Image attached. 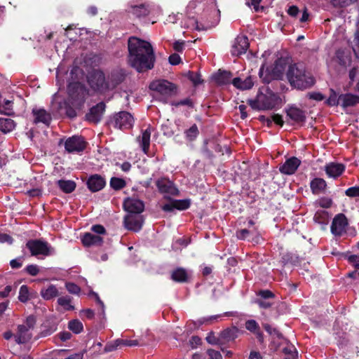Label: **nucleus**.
Listing matches in <instances>:
<instances>
[{
	"label": "nucleus",
	"mask_w": 359,
	"mask_h": 359,
	"mask_svg": "<svg viewBox=\"0 0 359 359\" xmlns=\"http://www.w3.org/2000/svg\"><path fill=\"white\" fill-rule=\"evenodd\" d=\"M128 63L137 72L152 69L156 56L151 44L145 40L131 36L128 40Z\"/></svg>",
	"instance_id": "nucleus-1"
},
{
	"label": "nucleus",
	"mask_w": 359,
	"mask_h": 359,
	"mask_svg": "<svg viewBox=\"0 0 359 359\" xmlns=\"http://www.w3.org/2000/svg\"><path fill=\"white\" fill-rule=\"evenodd\" d=\"M67 97L60 104V109H64L66 116L71 118L77 116V111H81L84 106L88 90L86 86L79 82H70L67 88Z\"/></svg>",
	"instance_id": "nucleus-2"
},
{
	"label": "nucleus",
	"mask_w": 359,
	"mask_h": 359,
	"mask_svg": "<svg viewBox=\"0 0 359 359\" xmlns=\"http://www.w3.org/2000/svg\"><path fill=\"white\" fill-rule=\"evenodd\" d=\"M286 76L290 86L298 90L309 88L316 82L314 77L306 72L304 65L302 63L290 65Z\"/></svg>",
	"instance_id": "nucleus-3"
},
{
	"label": "nucleus",
	"mask_w": 359,
	"mask_h": 359,
	"mask_svg": "<svg viewBox=\"0 0 359 359\" xmlns=\"http://www.w3.org/2000/svg\"><path fill=\"white\" fill-rule=\"evenodd\" d=\"M247 102L255 110H271L280 107L282 100L278 93L268 89L266 94L259 93L256 98L249 99Z\"/></svg>",
	"instance_id": "nucleus-4"
},
{
	"label": "nucleus",
	"mask_w": 359,
	"mask_h": 359,
	"mask_svg": "<svg viewBox=\"0 0 359 359\" xmlns=\"http://www.w3.org/2000/svg\"><path fill=\"white\" fill-rule=\"evenodd\" d=\"M87 82L94 92L104 94L109 91L107 76L101 69H94L88 72Z\"/></svg>",
	"instance_id": "nucleus-5"
},
{
	"label": "nucleus",
	"mask_w": 359,
	"mask_h": 359,
	"mask_svg": "<svg viewBox=\"0 0 359 359\" xmlns=\"http://www.w3.org/2000/svg\"><path fill=\"white\" fill-rule=\"evenodd\" d=\"M149 89L162 95L171 97L177 95L179 87L177 84L168 80L158 79L149 84Z\"/></svg>",
	"instance_id": "nucleus-6"
},
{
	"label": "nucleus",
	"mask_w": 359,
	"mask_h": 359,
	"mask_svg": "<svg viewBox=\"0 0 359 359\" xmlns=\"http://www.w3.org/2000/svg\"><path fill=\"white\" fill-rule=\"evenodd\" d=\"M128 77L126 69L121 67L112 69L107 75V81L109 91L115 90L118 86L124 83Z\"/></svg>",
	"instance_id": "nucleus-7"
},
{
	"label": "nucleus",
	"mask_w": 359,
	"mask_h": 359,
	"mask_svg": "<svg viewBox=\"0 0 359 359\" xmlns=\"http://www.w3.org/2000/svg\"><path fill=\"white\" fill-rule=\"evenodd\" d=\"M286 114V122L291 125H299L302 126L306 120V111L297 107L296 106H288L284 109Z\"/></svg>",
	"instance_id": "nucleus-8"
},
{
	"label": "nucleus",
	"mask_w": 359,
	"mask_h": 359,
	"mask_svg": "<svg viewBox=\"0 0 359 359\" xmlns=\"http://www.w3.org/2000/svg\"><path fill=\"white\" fill-rule=\"evenodd\" d=\"M26 247L29 250L32 256L50 255L51 248L48 243L41 239H30L26 243Z\"/></svg>",
	"instance_id": "nucleus-9"
},
{
	"label": "nucleus",
	"mask_w": 359,
	"mask_h": 359,
	"mask_svg": "<svg viewBox=\"0 0 359 359\" xmlns=\"http://www.w3.org/2000/svg\"><path fill=\"white\" fill-rule=\"evenodd\" d=\"M133 121V117L129 112L122 111L114 115L109 121V124L116 128L124 130L130 128Z\"/></svg>",
	"instance_id": "nucleus-10"
},
{
	"label": "nucleus",
	"mask_w": 359,
	"mask_h": 359,
	"mask_svg": "<svg viewBox=\"0 0 359 359\" xmlns=\"http://www.w3.org/2000/svg\"><path fill=\"white\" fill-rule=\"evenodd\" d=\"M87 144L81 135H73L65 140L64 145L68 153H80L85 150Z\"/></svg>",
	"instance_id": "nucleus-11"
},
{
	"label": "nucleus",
	"mask_w": 359,
	"mask_h": 359,
	"mask_svg": "<svg viewBox=\"0 0 359 359\" xmlns=\"http://www.w3.org/2000/svg\"><path fill=\"white\" fill-rule=\"evenodd\" d=\"M337 344L339 348L340 355L345 359H351V354L355 353L358 348L350 342L346 333H343L341 336L339 337Z\"/></svg>",
	"instance_id": "nucleus-12"
},
{
	"label": "nucleus",
	"mask_w": 359,
	"mask_h": 359,
	"mask_svg": "<svg viewBox=\"0 0 359 359\" xmlns=\"http://www.w3.org/2000/svg\"><path fill=\"white\" fill-rule=\"evenodd\" d=\"M164 198L170 201V203H165L161 206V209L164 212H172L175 209L185 210L190 208L191 203L189 198L177 200L172 199L168 196H165Z\"/></svg>",
	"instance_id": "nucleus-13"
},
{
	"label": "nucleus",
	"mask_w": 359,
	"mask_h": 359,
	"mask_svg": "<svg viewBox=\"0 0 359 359\" xmlns=\"http://www.w3.org/2000/svg\"><path fill=\"white\" fill-rule=\"evenodd\" d=\"M144 222V218L141 214H128L123 220L125 227L135 232L142 229Z\"/></svg>",
	"instance_id": "nucleus-14"
},
{
	"label": "nucleus",
	"mask_w": 359,
	"mask_h": 359,
	"mask_svg": "<svg viewBox=\"0 0 359 359\" xmlns=\"http://www.w3.org/2000/svg\"><path fill=\"white\" fill-rule=\"evenodd\" d=\"M156 185L161 194H168L174 196H179L180 194V191L175 184L168 178L161 177L157 180Z\"/></svg>",
	"instance_id": "nucleus-15"
},
{
	"label": "nucleus",
	"mask_w": 359,
	"mask_h": 359,
	"mask_svg": "<svg viewBox=\"0 0 359 359\" xmlns=\"http://www.w3.org/2000/svg\"><path fill=\"white\" fill-rule=\"evenodd\" d=\"M123 207L128 214H141L144 210V203L140 199L128 197L124 200Z\"/></svg>",
	"instance_id": "nucleus-16"
},
{
	"label": "nucleus",
	"mask_w": 359,
	"mask_h": 359,
	"mask_svg": "<svg viewBox=\"0 0 359 359\" xmlns=\"http://www.w3.org/2000/svg\"><path fill=\"white\" fill-rule=\"evenodd\" d=\"M105 109L106 104L104 102L97 103L96 105L92 107L86 114V119L90 123H99L105 111Z\"/></svg>",
	"instance_id": "nucleus-17"
},
{
	"label": "nucleus",
	"mask_w": 359,
	"mask_h": 359,
	"mask_svg": "<svg viewBox=\"0 0 359 359\" xmlns=\"http://www.w3.org/2000/svg\"><path fill=\"white\" fill-rule=\"evenodd\" d=\"M250 43L248 39L246 36H238L233 42L231 47V53L233 56L238 57L241 55L245 53L249 48Z\"/></svg>",
	"instance_id": "nucleus-18"
},
{
	"label": "nucleus",
	"mask_w": 359,
	"mask_h": 359,
	"mask_svg": "<svg viewBox=\"0 0 359 359\" xmlns=\"http://www.w3.org/2000/svg\"><path fill=\"white\" fill-rule=\"evenodd\" d=\"M347 225V218L344 214L339 213L333 219L331 225V232L335 236H341L346 232Z\"/></svg>",
	"instance_id": "nucleus-19"
},
{
	"label": "nucleus",
	"mask_w": 359,
	"mask_h": 359,
	"mask_svg": "<svg viewBox=\"0 0 359 359\" xmlns=\"http://www.w3.org/2000/svg\"><path fill=\"white\" fill-rule=\"evenodd\" d=\"M243 333V331L236 326H231L223 330L220 332L221 339L223 342V345L234 342L236 339Z\"/></svg>",
	"instance_id": "nucleus-20"
},
{
	"label": "nucleus",
	"mask_w": 359,
	"mask_h": 359,
	"mask_svg": "<svg viewBox=\"0 0 359 359\" xmlns=\"http://www.w3.org/2000/svg\"><path fill=\"white\" fill-rule=\"evenodd\" d=\"M300 165L301 161L298 158L292 156L287 158L285 162L279 167V171L282 174L291 175L295 173Z\"/></svg>",
	"instance_id": "nucleus-21"
},
{
	"label": "nucleus",
	"mask_w": 359,
	"mask_h": 359,
	"mask_svg": "<svg viewBox=\"0 0 359 359\" xmlns=\"http://www.w3.org/2000/svg\"><path fill=\"white\" fill-rule=\"evenodd\" d=\"M88 189L93 193L102 190L106 185L105 179L98 174L90 175L86 182Z\"/></svg>",
	"instance_id": "nucleus-22"
},
{
	"label": "nucleus",
	"mask_w": 359,
	"mask_h": 359,
	"mask_svg": "<svg viewBox=\"0 0 359 359\" xmlns=\"http://www.w3.org/2000/svg\"><path fill=\"white\" fill-rule=\"evenodd\" d=\"M139 341L136 339H117L113 342L108 343L104 347L105 352H111L116 350L121 346H139Z\"/></svg>",
	"instance_id": "nucleus-23"
},
{
	"label": "nucleus",
	"mask_w": 359,
	"mask_h": 359,
	"mask_svg": "<svg viewBox=\"0 0 359 359\" xmlns=\"http://www.w3.org/2000/svg\"><path fill=\"white\" fill-rule=\"evenodd\" d=\"M32 113L34 116V123L38 124L41 123L49 126L52 121V117L50 114L47 112L46 109L34 108Z\"/></svg>",
	"instance_id": "nucleus-24"
},
{
	"label": "nucleus",
	"mask_w": 359,
	"mask_h": 359,
	"mask_svg": "<svg viewBox=\"0 0 359 359\" xmlns=\"http://www.w3.org/2000/svg\"><path fill=\"white\" fill-rule=\"evenodd\" d=\"M325 171L329 177L337 178L345 171V165L342 163H330L325 165Z\"/></svg>",
	"instance_id": "nucleus-25"
},
{
	"label": "nucleus",
	"mask_w": 359,
	"mask_h": 359,
	"mask_svg": "<svg viewBox=\"0 0 359 359\" xmlns=\"http://www.w3.org/2000/svg\"><path fill=\"white\" fill-rule=\"evenodd\" d=\"M326 181L320 177H315L310 182L311 192L314 195H319L325 192L327 189Z\"/></svg>",
	"instance_id": "nucleus-26"
},
{
	"label": "nucleus",
	"mask_w": 359,
	"mask_h": 359,
	"mask_svg": "<svg viewBox=\"0 0 359 359\" xmlns=\"http://www.w3.org/2000/svg\"><path fill=\"white\" fill-rule=\"evenodd\" d=\"M81 242L86 247L92 245L101 246L103 243V238L99 235L87 232L83 235Z\"/></svg>",
	"instance_id": "nucleus-27"
},
{
	"label": "nucleus",
	"mask_w": 359,
	"mask_h": 359,
	"mask_svg": "<svg viewBox=\"0 0 359 359\" xmlns=\"http://www.w3.org/2000/svg\"><path fill=\"white\" fill-rule=\"evenodd\" d=\"M289 65V59L287 57L278 58L274 63L273 74L276 79H280Z\"/></svg>",
	"instance_id": "nucleus-28"
},
{
	"label": "nucleus",
	"mask_w": 359,
	"mask_h": 359,
	"mask_svg": "<svg viewBox=\"0 0 359 359\" xmlns=\"http://www.w3.org/2000/svg\"><path fill=\"white\" fill-rule=\"evenodd\" d=\"M29 331V329L26 325H18V332L15 336V342L18 344L27 343L31 339V334Z\"/></svg>",
	"instance_id": "nucleus-29"
},
{
	"label": "nucleus",
	"mask_w": 359,
	"mask_h": 359,
	"mask_svg": "<svg viewBox=\"0 0 359 359\" xmlns=\"http://www.w3.org/2000/svg\"><path fill=\"white\" fill-rule=\"evenodd\" d=\"M130 13H131L133 15H135L137 18H142L147 16L150 10L149 8V5L146 4H141L140 5H130Z\"/></svg>",
	"instance_id": "nucleus-30"
},
{
	"label": "nucleus",
	"mask_w": 359,
	"mask_h": 359,
	"mask_svg": "<svg viewBox=\"0 0 359 359\" xmlns=\"http://www.w3.org/2000/svg\"><path fill=\"white\" fill-rule=\"evenodd\" d=\"M233 74L229 71H221L219 70L217 74L212 76L213 80L218 85H226L230 83Z\"/></svg>",
	"instance_id": "nucleus-31"
},
{
	"label": "nucleus",
	"mask_w": 359,
	"mask_h": 359,
	"mask_svg": "<svg viewBox=\"0 0 359 359\" xmlns=\"http://www.w3.org/2000/svg\"><path fill=\"white\" fill-rule=\"evenodd\" d=\"M339 100H341L340 105L344 108L353 107L359 103V96L352 94H341L339 95Z\"/></svg>",
	"instance_id": "nucleus-32"
},
{
	"label": "nucleus",
	"mask_w": 359,
	"mask_h": 359,
	"mask_svg": "<svg viewBox=\"0 0 359 359\" xmlns=\"http://www.w3.org/2000/svg\"><path fill=\"white\" fill-rule=\"evenodd\" d=\"M280 262L283 266H296L300 263V259L296 254L286 252L282 255Z\"/></svg>",
	"instance_id": "nucleus-33"
},
{
	"label": "nucleus",
	"mask_w": 359,
	"mask_h": 359,
	"mask_svg": "<svg viewBox=\"0 0 359 359\" xmlns=\"http://www.w3.org/2000/svg\"><path fill=\"white\" fill-rule=\"evenodd\" d=\"M171 279L177 283H187L188 282L189 277L187 271L183 268L179 267L172 271Z\"/></svg>",
	"instance_id": "nucleus-34"
},
{
	"label": "nucleus",
	"mask_w": 359,
	"mask_h": 359,
	"mask_svg": "<svg viewBox=\"0 0 359 359\" xmlns=\"http://www.w3.org/2000/svg\"><path fill=\"white\" fill-rule=\"evenodd\" d=\"M151 130L149 128L144 130L140 138V146L142 151L145 154H148L150 147Z\"/></svg>",
	"instance_id": "nucleus-35"
},
{
	"label": "nucleus",
	"mask_w": 359,
	"mask_h": 359,
	"mask_svg": "<svg viewBox=\"0 0 359 359\" xmlns=\"http://www.w3.org/2000/svg\"><path fill=\"white\" fill-rule=\"evenodd\" d=\"M330 219V215L328 212L324 210H318L313 217L314 222L322 225L323 227L328 224Z\"/></svg>",
	"instance_id": "nucleus-36"
},
{
	"label": "nucleus",
	"mask_w": 359,
	"mask_h": 359,
	"mask_svg": "<svg viewBox=\"0 0 359 359\" xmlns=\"http://www.w3.org/2000/svg\"><path fill=\"white\" fill-rule=\"evenodd\" d=\"M41 296L45 300H50L59 295V292L54 285H49L47 288L41 289Z\"/></svg>",
	"instance_id": "nucleus-37"
},
{
	"label": "nucleus",
	"mask_w": 359,
	"mask_h": 359,
	"mask_svg": "<svg viewBox=\"0 0 359 359\" xmlns=\"http://www.w3.org/2000/svg\"><path fill=\"white\" fill-rule=\"evenodd\" d=\"M59 188L65 194L72 193L76 187V182L72 180H59L57 182Z\"/></svg>",
	"instance_id": "nucleus-38"
},
{
	"label": "nucleus",
	"mask_w": 359,
	"mask_h": 359,
	"mask_svg": "<svg viewBox=\"0 0 359 359\" xmlns=\"http://www.w3.org/2000/svg\"><path fill=\"white\" fill-rule=\"evenodd\" d=\"M15 127V121L11 118H0V130L4 133L12 131Z\"/></svg>",
	"instance_id": "nucleus-39"
},
{
	"label": "nucleus",
	"mask_w": 359,
	"mask_h": 359,
	"mask_svg": "<svg viewBox=\"0 0 359 359\" xmlns=\"http://www.w3.org/2000/svg\"><path fill=\"white\" fill-rule=\"evenodd\" d=\"M184 135L188 141L192 142L195 140L199 135L197 125L196 123L193 124L189 129L184 131Z\"/></svg>",
	"instance_id": "nucleus-40"
},
{
	"label": "nucleus",
	"mask_w": 359,
	"mask_h": 359,
	"mask_svg": "<svg viewBox=\"0 0 359 359\" xmlns=\"http://www.w3.org/2000/svg\"><path fill=\"white\" fill-rule=\"evenodd\" d=\"M205 340L211 345L223 346L220 333L217 336L214 332H210L208 334Z\"/></svg>",
	"instance_id": "nucleus-41"
},
{
	"label": "nucleus",
	"mask_w": 359,
	"mask_h": 359,
	"mask_svg": "<svg viewBox=\"0 0 359 359\" xmlns=\"http://www.w3.org/2000/svg\"><path fill=\"white\" fill-rule=\"evenodd\" d=\"M109 184L110 187L116 191L121 190L126 186V182L123 179L116 177L111 178Z\"/></svg>",
	"instance_id": "nucleus-42"
},
{
	"label": "nucleus",
	"mask_w": 359,
	"mask_h": 359,
	"mask_svg": "<svg viewBox=\"0 0 359 359\" xmlns=\"http://www.w3.org/2000/svg\"><path fill=\"white\" fill-rule=\"evenodd\" d=\"M68 328L74 333L79 334L83 331V326L79 320L75 319L69 322Z\"/></svg>",
	"instance_id": "nucleus-43"
},
{
	"label": "nucleus",
	"mask_w": 359,
	"mask_h": 359,
	"mask_svg": "<svg viewBox=\"0 0 359 359\" xmlns=\"http://www.w3.org/2000/svg\"><path fill=\"white\" fill-rule=\"evenodd\" d=\"M170 104L175 107H179L180 106H187L188 107L191 109L194 107V102L189 97H187L179 101H172L170 102Z\"/></svg>",
	"instance_id": "nucleus-44"
},
{
	"label": "nucleus",
	"mask_w": 359,
	"mask_h": 359,
	"mask_svg": "<svg viewBox=\"0 0 359 359\" xmlns=\"http://www.w3.org/2000/svg\"><path fill=\"white\" fill-rule=\"evenodd\" d=\"M72 298L69 297H61L57 299V303L60 306H63L67 311H72L74 307L71 305Z\"/></svg>",
	"instance_id": "nucleus-45"
},
{
	"label": "nucleus",
	"mask_w": 359,
	"mask_h": 359,
	"mask_svg": "<svg viewBox=\"0 0 359 359\" xmlns=\"http://www.w3.org/2000/svg\"><path fill=\"white\" fill-rule=\"evenodd\" d=\"M326 103L329 106H337L341 104L339 96L337 97V94L333 89H330V95L328 99L326 100Z\"/></svg>",
	"instance_id": "nucleus-46"
},
{
	"label": "nucleus",
	"mask_w": 359,
	"mask_h": 359,
	"mask_svg": "<svg viewBox=\"0 0 359 359\" xmlns=\"http://www.w3.org/2000/svg\"><path fill=\"white\" fill-rule=\"evenodd\" d=\"M29 288L27 285H23L20 287L19 291L18 299L21 302L25 303L29 299Z\"/></svg>",
	"instance_id": "nucleus-47"
},
{
	"label": "nucleus",
	"mask_w": 359,
	"mask_h": 359,
	"mask_svg": "<svg viewBox=\"0 0 359 359\" xmlns=\"http://www.w3.org/2000/svg\"><path fill=\"white\" fill-rule=\"evenodd\" d=\"M357 0H332L331 3L335 8H345L353 4Z\"/></svg>",
	"instance_id": "nucleus-48"
},
{
	"label": "nucleus",
	"mask_w": 359,
	"mask_h": 359,
	"mask_svg": "<svg viewBox=\"0 0 359 359\" xmlns=\"http://www.w3.org/2000/svg\"><path fill=\"white\" fill-rule=\"evenodd\" d=\"M188 79L193 83L194 86L203 83V80L201 78V74L194 72H189L187 74Z\"/></svg>",
	"instance_id": "nucleus-49"
},
{
	"label": "nucleus",
	"mask_w": 359,
	"mask_h": 359,
	"mask_svg": "<svg viewBox=\"0 0 359 359\" xmlns=\"http://www.w3.org/2000/svg\"><path fill=\"white\" fill-rule=\"evenodd\" d=\"M65 287L69 293L73 294H79L81 292L80 287L74 283H66Z\"/></svg>",
	"instance_id": "nucleus-50"
},
{
	"label": "nucleus",
	"mask_w": 359,
	"mask_h": 359,
	"mask_svg": "<svg viewBox=\"0 0 359 359\" xmlns=\"http://www.w3.org/2000/svg\"><path fill=\"white\" fill-rule=\"evenodd\" d=\"M245 328L251 332L255 333L259 330V324L255 320H248L245 322Z\"/></svg>",
	"instance_id": "nucleus-51"
},
{
	"label": "nucleus",
	"mask_w": 359,
	"mask_h": 359,
	"mask_svg": "<svg viewBox=\"0 0 359 359\" xmlns=\"http://www.w3.org/2000/svg\"><path fill=\"white\" fill-rule=\"evenodd\" d=\"M257 295L261 297L262 299H271L275 298V294L269 290H261L258 292Z\"/></svg>",
	"instance_id": "nucleus-52"
},
{
	"label": "nucleus",
	"mask_w": 359,
	"mask_h": 359,
	"mask_svg": "<svg viewBox=\"0 0 359 359\" xmlns=\"http://www.w3.org/2000/svg\"><path fill=\"white\" fill-rule=\"evenodd\" d=\"M254 231H256L255 228H253V230L247 229H240L236 231V236L240 240H245L250 233H253Z\"/></svg>",
	"instance_id": "nucleus-53"
},
{
	"label": "nucleus",
	"mask_w": 359,
	"mask_h": 359,
	"mask_svg": "<svg viewBox=\"0 0 359 359\" xmlns=\"http://www.w3.org/2000/svg\"><path fill=\"white\" fill-rule=\"evenodd\" d=\"M317 203L323 208H329L332 205V200L327 197H322L318 200Z\"/></svg>",
	"instance_id": "nucleus-54"
},
{
	"label": "nucleus",
	"mask_w": 359,
	"mask_h": 359,
	"mask_svg": "<svg viewBox=\"0 0 359 359\" xmlns=\"http://www.w3.org/2000/svg\"><path fill=\"white\" fill-rule=\"evenodd\" d=\"M24 270L29 275L32 276H35L39 273V268L36 264L27 265Z\"/></svg>",
	"instance_id": "nucleus-55"
},
{
	"label": "nucleus",
	"mask_w": 359,
	"mask_h": 359,
	"mask_svg": "<svg viewBox=\"0 0 359 359\" xmlns=\"http://www.w3.org/2000/svg\"><path fill=\"white\" fill-rule=\"evenodd\" d=\"M283 352L287 355L286 358H293L297 356V351L293 346L285 347L283 349Z\"/></svg>",
	"instance_id": "nucleus-56"
},
{
	"label": "nucleus",
	"mask_w": 359,
	"mask_h": 359,
	"mask_svg": "<svg viewBox=\"0 0 359 359\" xmlns=\"http://www.w3.org/2000/svg\"><path fill=\"white\" fill-rule=\"evenodd\" d=\"M345 194L348 197H359V186L351 187L347 189Z\"/></svg>",
	"instance_id": "nucleus-57"
},
{
	"label": "nucleus",
	"mask_w": 359,
	"mask_h": 359,
	"mask_svg": "<svg viewBox=\"0 0 359 359\" xmlns=\"http://www.w3.org/2000/svg\"><path fill=\"white\" fill-rule=\"evenodd\" d=\"M307 97L313 100L322 101L325 99V96L319 92H310L307 93Z\"/></svg>",
	"instance_id": "nucleus-58"
},
{
	"label": "nucleus",
	"mask_w": 359,
	"mask_h": 359,
	"mask_svg": "<svg viewBox=\"0 0 359 359\" xmlns=\"http://www.w3.org/2000/svg\"><path fill=\"white\" fill-rule=\"evenodd\" d=\"M254 85V82L251 76L247 77L245 80H242L241 90L250 89Z\"/></svg>",
	"instance_id": "nucleus-59"
},
{
	"label": "nucleus",
	"mask_w": 359,
	"mask_h": 359,
	"mask_svg": "<svg viewBox=\"0 0 359 359\" xmlns=\"http://www.w3.org/2000/svg\"><path fill=\"white\" fill-rule=\"evenodd\" d=\"M23 257L11 260L10 266L12 269H20L22 266Z\"/></svg>",
	"instance_id": "nucleus-60"
},
{
	"label": "nucleus",
	"mask_w": 359,
	"mask_h": 359,
	"mask_svg": "<svg viewBox=\"0 0 359 359\" xmlns=\"http://www.w3.org/2000/svg\"><path fill=\"white\" fill-rule=\"evenodd\" d=\"M287 13L292 18H297L300 13V11L297 6L292 5L288 8V9L287 10Z\"/></svg>",
	"instance_id": "nucleus-61"
},
{
	"label": "nucleus",
	"mask_w": 359,
	"mask_h": 359,
	"mask_svg": "<svg viewBox=\"0 0 359 359\" xmlns=\"http://www.w3.org/2000/svg\"><path fill=\"white\" fill-rule=\"evenodd\" d=\"M348 261L356 269H359V255H351L348 257Z\"/></svg>",
	"instance_id": "nucleus-62"
},
{
	"label": "nucleus",
	"mask_w": 359,
	"mask_h": 359,
	"mask_svg": "<svg viewBox=\"0 0 359 359\" xmlns=\"http://www.w3.org/2000/svg\"><path fill=\"white\" fill-rule=\"evenodd\" d=\"M207 354L209 356L208 359H222L220 352L214 349H208Z\"/></svg>",
	"instance_id": "nucleus-63"
},
{
	"label": "nucleus",
	"mask_w": 359,
	"mask_h": 359,
	"mask_svg": "<svg viewBox=\"0 0 359 359\" xmlns=\"http://www.w3.org/2000/svg\"><path fill=\"white\" fill-rule=\"evenodd\" d=\"M353 49L356 57L359 58V31L355 34V46Z\"/></svg>",
	"instance_id": "nucleus-64"
}]
</instances>
